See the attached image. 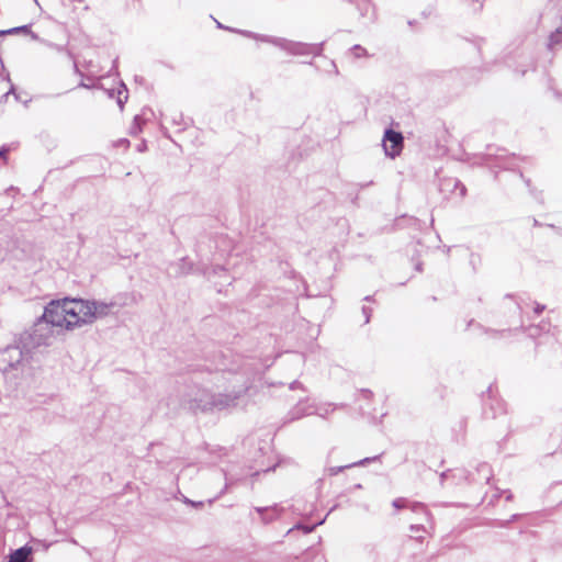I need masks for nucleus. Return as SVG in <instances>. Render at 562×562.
Segmentation results:
<instances>
[{
	"label": "nucleus",
	"mask_w": 562,
	"mask_h": 562,
	"mask_svg": "<svg viewBox=\"0 0 562 562\" xmlns=\"http://www.w3.org/2000/svg\"><path fill=\"white\" fill-rule=\"evenodd\" d=\"M68 314L70 328L92 323L97 317V307L93 303L83 300L68 299Z\"/></svg>",
	"instance_id": "nucleus-1"
},
{
	"label": "nucleus",
	"mask_w": 562,
	"mask_h": 562,
	"mask_svg": "<svg viewBox=\"0 0 562 562\" xmlns=\"http://www.w3.org/2000/svg\"><path fill=\"white\" fill-rule=\"evenodd\" d=\"M44 319L53 326L70 328L68 299L50 302L44 311Z\"/></svg>",
	"instance_id": "nucleus-2"
},
{
	"label": "nucleus",
	"mask_w": 562,
	"mask_h": 562,
	"mask_svg": "<svg viewBox=\"0 0 562 562\" xmlns=\"http://www.w3.org/2000/svg\"><path fill=\"white\" fill-rule=\"evenodd\" d=\"M403 135L400 132L387 130L383 137L385 154L391 158L398 156L403 149Z\"/></svg>",
	"instance_id": "nucleus-3"
},
{
	"label": "nucleus",
	"mask_w": 562,
	"mask_h": 562,
	"mask_svg": "<svg viewBox=\"0 0 562 562\" xmlns=\"http://www.w3.org/2000/svg\"><path fill=\"white\" fill-rule=\"evenodd\" d=\"M32 554V548L22 547L10 554L9 562H27Z\"/></svg>",
	"instance_id": "nucleus-4"
},
{
	"label": "nucleus",
	"mask_w": 562,
	"mask_h": 562,
	"mask_svg": "<svg viewBox=\"0 0 562 562\" xmlns=\"http://www.w3.org/2000/svg\"><path fill=\"white\" fill-rule=\"evenodd\" d=\"M393 506L397 509L405 508L407 506V502L405 498H397L393 502Z\"/></svg>",
	"instance_id": "nucleus-5"
},
{
	"label": "nucleus",
	"mask_w": 562,
	"mask_h": 562,
	"mask_svg": "<svg viewBox=\"0 0 562 562\" xmlns=\"http://www.w3.org/2000/svg\"><path fill=\"white\" fill-rule=\"evenodd\" d=\"M8 154H9V149L8 148H1L0 149V158L7 162L8 160Z\"/></svg>",
	"instance_id": "nucleus-6"
},
{
	"label": "nucleus",
	"mask_w": 562,
	"mask_h": 562,
	"mask_svg": "<svg viewBox=\"0 0 562 562\" xmlns=\"http://www.w3.org/2000/svg\"><path fill=\"white\" fill-rule=\"evenodd\" d=\"M364 53H366V50H364L363 48H361L360 46H356V47H355V54H356V56H358V57H359V56H361V55H362V54H364Z\"/></svg>",
	"instance_id": "nucleus-7"
},
{
	"label": "nucleus",
	"mask_w": 562,
	"mask_h": 562,
	"mask_svg": "<svg viewBox=\"0 0 562 562\" xmlns=\"http://www.w3.org/2000/svg\"><path fill=\"white\" fill-rule=\"evenodd\" d=\"M302 529L305 533H308L313 530V528H310V527H302Z\"/></svg>",
	"instance_id": "nucleus-8"
},
{
	"label": "nucleus",
	"mask_w": 562,
	"mask_h": 562,
	"mask_svg": "<svg viewBox=\"0 0 562 562\" xmlns=\"http://www.w3.org/2000/svg\"><path fill=\"white\" fill-rule=\"evenodd\" d=\"M542 308H543V307H541V308H540V307H537V308H536V312H537V313H540V312L542 311Z\"/></svg>",
	"instance_id": "nucleus-9"
}]
</instances>
